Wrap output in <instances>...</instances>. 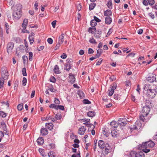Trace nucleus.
Wrapping results in <instances>:
<instances>
[{
	"label": "nucleus",
	"instance_id": "53",
	"mask_svg": "<svg viewBox=\"0 0 157 157\" xmlns=\"http://www.w3.org/2000/svg\"><path fill=\"white\" fill-rule=\"evenodd\" d=\"M39 151L41 155L45 154V153L44 152L43 149L42 148H39Z\"/></svg>",
	"mask_w": 157,
	"mask_h": 157
},
{
	"label": "nucleus",
	"instance_id": "2",
	"mask_svg": "<svg viewBox=\"0 0 157 157\" xmlns=\"http://www.w3.org/2000/svg\"><path fill=\"white\" fill-rule=\"evenodd\" d=\"M22 6L20 4H17L14 6L13 13V19L18 20L19 19L22 15Z\"/></svg>",
	"mask_w": 157,
	"mask_h": 157
},
{
	"label": "nucleus",
	"instance_id": "56",
	"mask_svg": "<svg viewBox=\"0 0 157 157\" xmlns=\"http://www.w3.org/2000/svg\"><path fill=\"white\" fill-rule=\"evenodd\" d=\"M143 3L145 6H147L149 4L147 0H143Z\"/></svg>",
	"mask_w": 157,
	"mask_h": 157
},
{
	"label": "nucleus",
	"instance_id": "4",
	"mask_svg": "<svg viewBox=\"0 0 157 157\" xmlns=\"http://www.w3.org/2000/svg\"><path fill=\"white\" fill-rule=\"evenodd\" d=\"M98 147L101 149H105L103 151L105 155H107L110 152L111 147L109 144L105 143V142L102 140H100L98 142Z\"/></svg>",
	"mask_w": 157,
	"mask_h": 157
},
{
	"label": "nucleus",
	"instance_id": "5",
	"mask_svg": "<svg viewBox=\"0 0 157 157\" xmlns=\"http://www.w3.org/2000/svg\"><path fill=\"white\" fill-rule=\"evenodd\" d=\"M2 78H8V73L6 67H3L2 68Z\"/></svg>",
	"mask_w": 157,
	"mask_h": 157
},
{
	"label": "nucleus",
	"instance_id": "16",
	"mask_svg": "<svg viewBox=\"0 0 157 157\" xmlns=\"http://www.w3.org/2000/svg\"><path fill=\"white\" fill-rule=\"evenodd\" d=\"M37 142L38 145H41L44 143V139L42 137H40L37 140Z\"/></svg>",
	"mask_w": 157,
	"mask_h": 157
},
{
	"label": "nucleus",
	"instance_id": "9",
	"mask_svg": "<svg viewBox=\"0 0 157 157\" xmlns=\"http://www.w3.org/2000/svg\"><path fill=\"white\" fill-rule=\"evenodd\" d=\"M118 122L119 125L121 126H124L127 123V120L125 118H120Z\"/></svg>",
	"mask_w": 157,
	"mask_h": 157
},
{
	"label": "nucleus",
	"instance_id": "39",
	"mask_svg": "<svg viewBox=\"0 0 157 157\" xmlns=\"http://www.w3.org/2000/svg\"><path fill=\"white\" fill-rule=\"evenodd\" d=\"M33 53L31 52H29V59L30 61H32L33 60Z\"/></svg>",
	"mask_w": 157,
	"mask_h": 157
},
{
	"label": "nucleus",
	"instance_id": "36",
	"mask_svg": "<svg viewBox=\"0 0 157 157\" xmlns=\"http://www.w3.org/2000/svg\"><path fill=\"white\" fill-rule=\"evenodd\" d=\"M22 59L24 64H25L26 61L28 60V58L27 56L24 55L22 56Z\"/></svg>",
	"mask_w": 157,
	"mask_h": 157
},
{
	"label": "nucleus",
	"instance_id": "60",
	"mask_svg": "<svg viewBox=\"0 0 157 157\" xmlns=\"http://www.w3.org/2000/svg\"><path fill=\"white\" fill-rule=\"evenodd\" d=\"M38 2H36L35 3L34 6L35 9L36 10H37L38 9Z\"/></svg>",
	"mask_w": 157,
	"mask_h": 157
},
{
	"label": "nucleus",
	"instance_id": "18",
	"mask_svg": "<svg viewBox=\"0 0 157 157\" xmlns=\"http://www.w3.org/2000/svg\"><path fill=\"white\" fill-rule=\"evenodd\" d=\"M41 133L44 135H45L48 134V131L46 128H42L40 130Z\"/></svg>",
	"mask_w": 157,
	"mask_h": 157
},
{
	"label": "nucleus",
	"instance_id": "20",
	"mask_svg": "<svg viewBox=\"0 0 157 157\" xmlns=\"http://www.w3.org/2000/svg\"><path fill=\"white\" fill-rule=\"evenodd\" d=\"M144 89L147 92L148 90L151 89V86L150 84H147L145 85L144 87Z\"/></svg>",
	"mask_w": 157,
	"mask_h": 157
},
{
	"label": "nucleus",
	"instance_id": "35",
	"mask_svg": "<svg viewBox=\"0 0 157 157\" xmlns=\"http://www.w3.org/2000/svg\"><path fill=\"white\" fill-rule=\"evenodd\" d=\"M148 78H156L155 77L156 75L155 74H153L152 73H150L148 74Z\"/></svg>",
	"mask_w": 157,
	"mask_h": 157
},
{
	"label": "nucleus",
	"instance_id": "28",
	"mask_svg": "<svg viewBox=\"0 0 157 157\" xmlns=\"http://www.w3.org/2000/svg\"><path fill=\"white\" fill-rule=\"evenodd\" d=\"M96 6V4L94 3L90 4L89 5V9L90 10H93L95 6Z\"/></svg>",
	"mask_w": 157,
	"mask_h": 157
},
{
	"label": "nucleus",
	"instance_id": "32",
	"mask_svg": "<svg viewBox=\"0 0 157 157\" xmlns=\"http://www.w3.org/2000/svg\"><path fill=\"white\" fill-rule=\"evenodd\" d=\"M56 119L58 120H60L62 118V115L60 113H57L55 115Z\"/></svg>",
	"mask_w": 157,
	"mask_h": 157
},
{
	"label": "nucleus",
	"instance_id": "12",
	"mask_svg": "<svg viewBox=\"0 0 157 157\" xmlns=\"http://www.w3.org/2000/svg\"><path fill=\"white\" fill-rule=\"evenodd\" d=\"M86 130V128L84 126H82L79 128L78 130V133L80 135H83Z\"/></svg>",
	"mask_w": 157,
	"mask_h": 157
},
{
	"label": "nucleus",
	"instance_id": "51",
	"mask_svg": "<svg viewBox=\"0 0 157 157\" xmlns=\"http://www.w3.org/2000/svg\"><path fill=\"white\" fill-rule=\"evenodd\" d=\"M4 136V133L2 131H0V142L1 141L2 138Z\"/></svg>",
	"mask_w": 157,
	"mask_h": 157
},
{
	"label": "nucleus",
	"instance_id": "49",
	"mask_svg": "<svg viewBox=\"0 0 157 157\" xmlns=\"http://www.w3.org/2000/svg\"><path fill=\"white\" fill-rule=\"evenodd\" d=\"M54 102L55 104H59L60 103V101L58 99L56 98H55Z\"/></svg>",
	"mask_w": 157,
	"mask_h": 157
},
{
	"label": "nucleus",
	"instance_id": "44",
	"mask_svg": "<svg viewBox=\"0 0 157 157\" xmlns=\"http://www.w3.org/2000/svg\"><path fill=\"white\" fill-rule=\"evenodd\" d=\"M0 115L2 117H6V113L2 111H0Z\"/></svg>",
	"mask_w": 157,
	"mask_h": 157
},
{
	"label": "nucleus",
	"instance_id": "61",
	"mask_svg": "<svg viewBox=\"0 0 157 157\" xmlns=\"http://www.w3.org/2000/svg\"><path fill=\"white\" fill-rule=\"evenodd\" d=\"M56 22V20H55L52 22V25L53 28H55V27Z\"/></svg>",
	"mask_w": 157,
	"mask_h": 157
},
{
	"label": "nucleus",
	"instance_id": "19",
	"mask_svg": "<svg viewBox=\"0 0 157 157\" xmlns=\"http://www.w3.org/2000/svg\"><path fill=\"white\" fill-rule=\"evenodd\" d=\"M118 124H119L118 123H117L115 121H112L110 124L111 126L113 128L117 127Z\"/></svg>",
	"mask_w": 157,
	"mask_h": 157
},
{
	"label": "nucleus",
	"instance_id": "1",
	"mask_svg": "<svg viewBox=\"0 0 157 157\" xmlns=\"http://www.w3.org/2000/svg\"><path fill=\"white\" fill-rule=\"evenodd\" d=\"M150 108L149 106L145 105L143 107L140 112V118L142 121H146L149 118V113L150 111Z\"/></svg>",
	"mask_w": 157,
	"mask_h": 157
},
{
	"label": "nucleus",
	"instance_id": "8",
	"mask_svg": "<svg viewBox=\"0 0 157 157\" xmlns=\"http://www.w3.org/2000/svg\"><path fill=\"white\" fill-rule=\"evenodd\" d=\"M14 43L13 42L9 43L7 46V52L8 54L10 53L14 47Z\"/></svg>",
	"mask_w": 157,
	"mask_h": 157
},
{
	"label": "nucleus",
	"instance_id": "50",
	"mask_svg": "<svg viewBox=\"0 0 157 157\" xmlns=\"http://www.w3.org/2000/svg\"><path fill=\"white\" fill-rule=\"evenodd\" d=\"M77 10H78V11H80L81 10L82 6L80 3L78 4L77 6Z\"/></svg>",
	"mask_w": 157,
	"mask_h": 157
},
{
	"label": "nucleus",
	"instance_id": "21",
	"mask_svg": "<svg viewBox=\"0 0 157 157\" xmlns=\"http://www.w3.org/2000/svg\"><path fill=\"white\" fill-rule=\"evenodd\" d=\"M87 114L88 117H92L95 115V113L94 111H90L87 113Z\"/></svg>",
	"mask_w": 157,
	"mask_h": 157
},
{
	"label": "nucleus",
	"instance_id": "57",
	"mask_svg": "<svg viewBox=\"0 0 157 157\" xmlns=\"http://www.w3.org/2000/svg\"><path fill=\"white\" fill-rule=\"evenodd\" d=\"M27 79H23L22 84L23 86H25L27 83Z\"/></svg>",
	"mask_w": 157,
	"mask_h": 157
},
{
	"label": "nucleus",
	"instance_id": "11",
	"mask_svg": "<svg viewBox=\"0 0 157 157\" xmlns=\"http://www.w3.org/2000/svg\"><path fill=\"white\" fill-rule=\"evenodd\" d=\"M141 126V124L139 121H136L135 123V125L133 128H131V129H140Z\"/></svg>",
	"mask_w": 157,
	"mask_h": 157
},
{
	"label": "nucleus",
	"instance_id": "42",
	"mask_svg": "<svg viewBox=\"0 0 157 157\" xmlns=\"http://www.w3.org/2000/svg\"><path fill=\"white\" fill-rule=\"evenodd\" d=\"M17 108L18 110H21L23 108V105L22 104H19L17 106Z\"/></svg>",
	"mask_w": 157,
	"mask_h": 157
},
{
	"label": "nucleus",
	"instance_id": "23",
	"mask_svg": "<svg viewBox=\"0 0 157 157\" xmlns=\"http://www.w3.org/2000/svg\"><path fill=\"white\" fill-rule=\"evenodd\" d=\"M58 66L57 65H56L55 66L54 68L53 71L56 74H59L60 73V71L59 70Z\"/></svg>",
	"mask_w": 157,
	"mask_h": 157
},
{
	"label": "nucleus",
	"instance_id": "43",
	"mask_svg": "<svg viewBox=\"0 0 157 157\" xmlns=\"http://www.w3.org/2000/svg\"><path fill=\"white\" fill-rule=\"evenodd\" d=\"M4 79H1L0 80V88H2L3 87V85L4 83Z\"/></svg>",
	"mask_w": 157,
	"mask_h": 157
},
{
	"label": "nucleus",
	"instance_id": "41",
	"mask_svg": "<svg viewBox=\"0 0 157 157\" xmlns=\"http://www.w3.org/2000/svg\"><path fill=\"white\" fill-rule=\"evenodd\" d=\"M81 121L84 122V123L88 124L90 122V119H82Z\"/></svg>",
	"mask_w": 157,
	"mask_h": 157
},
{
	"label": "nucleus",
	"instance_id": "30",
	"mask_svg": "<svg viewBox=\"0 0 157 157\" xmlns=\"http://www.w3.org/2000/svg\"><path fill=\"white\" fill-rule=\"evenodd\" d=\"M102 49H98L97 51V54L96 55L97 57L98 58L101 56L102 52Z\"/></svg>",
	"mask_w": 157,
	"mask_h": 157
},
{
	"label": "nucleus",
	"instance_id": "38",
	"mask_svg": "<svg viewBox=\"0 0 157 157\" xmlns=\"http://www.w3.org/2000/svg\"><path fill=\"white\" fill-rule=\"evenodd\" d=\"M49 107L51 108H54L57 109V105L55 104H52L49 105Z\"/></svg>",
	"mask_w": 157,
	"mask_h": 157
},
{
	"label": "nucleus",
	"instance_id": "59",
	"mask_svg": "<svg viewBox=\"0 0 157 157\" xmlns=\"http://www.w3.org/2000/svg\"><path fill=\"white\" fill-rule=\"evenodd\" d=\"M67 55L65 53H63L62 55L60 57L63 59H65L67 58Z\"/></svg>",
	"mask_w": 157,
	"mask_h": 157
},
{
	"label": "nucleus",
	"instance_id": "17",
	"mask_svg": "<svg viewBox=\"0 0 157 157\" xmlns=\"http://www.w3.org/2000/svg\"><path fill=\"white\" fill-rule=\"evenodd\" d=\"M46 127L49 130H52L53 127V125L52 123H47L45 124Z\"/></svg>",
	"mask_w": 157,
	"mask_h": 157
},
{
	"label": "nucleus",
	"instance_id": "47",
	"mask_svg": "<svg viewBox=\"0 0 157 157\" xmlns=\"http://www.w3.org/2000/svg\"><path fill=\"white\" fill-rule=\"evenodd\" d=\"M30 44H32L34 41V38H29Z\"/></svg>",
	"mask_w": 157,
	"mask_h": 157
},
{
	"label": "nucleus",
	"instance_id": "14",
	"mask_svg": "<svg viewBox=\"0 0 157 157\" xmlns=\"http://www.w3.org/2000/svg\"><path fill=\"white\" fill-rule=\"evenodd\" d=\"M112 21V18L109 17H107L105 18V22L106 24L109 25L111 23Z\"/></svg>",
	"mask_w": 157,
	"mask_h": 157
},
{
	"label": "nucleus",
	"instance_id": "24",
	"mask_svg": "<svg viewBox=\"0 0 157 157\" xmlns=\"http://www.w3.org/2000/svg\"><path fill=\"white\" fill-rule=\"evenodd\" d=\"M78 94L81 98H82L84 97V94L83 92L81 90L78 91Z\"/></svg>",
	"mask_w": 157,
	"mask_h": 157
},
{
	"label": "nucleus",
	"instance_id": "48",
	"mask_svg": "<svg viewBox=\"0 0 157 157\" xmlns=\"http://www.w3.org/2000/svg\"><path fill=\"white\" fill-rule=\"evenodd\" d=\"M113 31L112 29H110L109 31L108 32L107 35L106 36V37H108L109 36V35L112 33Z\"/></svg>",
	"mask_w": 157,
	"mask_h": 157
},
{
	"label": "nucleus",
	"instance_id": "10",
	"mask_svg": "<svg viewBox=\"0 0 157 157\" xmlns=\"http://www.w3.org/2000/svg\"><path fill=\"white\" fill-rule=\"evenodd\" d=\"M111 134L113 137H117L119 135V132L116 129H112Z\"/></svg>",
	"mask_w": 157,
	"mask_h": 157
},
{
	"label": "nucleus",
	"instance_id": "7",
	"mask_svg": "<svg viewBox=\"0 0 157 157\" xmlns=\"http://www.w3.org/2000/svg\"><path fill=\"white\" fill-rule=\"evenodd\" d=\"M155 90L151 89L147 90V94L148 97L150 98H153L154 97L155 95Z\"/></svg>",
	"mask_w": 157,
	"mask_h": 157
},
{
	"label": "nucleus",
	"instance_id": "26",
	"mask_svg": "<svg viewBox=\"0 0 157 157\" xmlns=\"http://www.w3.org/2000/svg\"><path fill=\"white\" fill-rule=\"evenodd\" d=\"M48 90H50L51 92H55V90L53 88V87L52 85H49L48 87Z\"/></svg>",
	"mask_w": 157,
	"mask_h": 157
},
{
	"label": "nucleus",
	"instance_id": "37",
	"mask_svg": "<svg viewBox=\"0 0 157 157\" xmlns=\"http://www.w3.org/2000/svg\"><path fill=\"white\" fill-rule=\"evenodd\" d=\"M25 48V46L23 45H20L18 48V49H19L21 52H22L24 51Z\"/></svg>",
	"mask_w": 157,
	"mask_h": 157
},
{
	"label": "nucleus",
	"instance_id": "64",
	"mask_svg": "<svg viewBox=\"0 0 157 157\" xmlns=\"http://www.w3.org/2000/svg\"><path fill=\"white\" fill-rule=\"evenodd\" d=\"M119 95L118 94H114V98L116 100H117L119 99Z\"/></svg>",
	"mask_w": 157,
	"mask_h": 157
},
{
	"label": "nucleus",
	"instance_id": "34",
	"mask_svg": "<svg viewBox=\"0 0 157 157\" xmlns=\"http://www.w3.org/2000/svg\"><path fill=\"white\" fill-rule=\"evenodd\" d=\"M48 156L49 157H56L55 153L51 151L49 152L48 154Z\"/></svg>",
	"mask_w": 157,
	"mask_h": 157
},
{
	"label": "nucleus",
	"instance_id": "13",
	"mask_svg": "<svg viewBox=\"0 0 157 157\" xmlns=\"http://www.w3.org/2000/svg\"><path fill=\"white\" fill-rule=\"evenodd\" d=\"M64 36V34L63 33H62L61 35L59 36L58 41L59 43L62 44L63 43Z\"/></svg>",
	"mask_w": 157,
	"mask_h": 157
},
{
	"label": "nucleus",
	"instance_id": "3",
	"mask_svg": "<svg viewBox=\"0 0 157 157\" xmlns=\"http://www.w3.org/2000/svg\"><path fill=\"white\" fill-rule=\"evenodd\" d=\"M155 145V143L152 141L145 142L141 145L140 149L146 153L148 152L150 150L149 148L153 147Z\"/></svg>",
	"mask_w": 157,
	"mask_h": 157
},
{
	"label": "nucleus",
	"instance_id": "55",
	"mask_svg": "<svg viewBox=\"0 0 157 157\" xmlns=\"http://www.w3.org/2000/svg\"><path fill=\"white\" fill-rule=\"evenodd\" d=\"M83 103L85 104H89L90 102L87 99H85L83 100Z\"/></svg>",
	"mask_w": 157,
	"mask_h": 157
},
{
	"label": "nucleus",
	"instance_id": "27",
	"mask_svg": "<svg viewBox=\"0 0 157 157\" xmlns=\"http://www.w3.org/2000/svg\"><path fill=\"white\" fill-rule=\"evenodd\" d=\"M71 67V64H69V63H66L65 67V69L67 71H69Z\"/></svg>",
	"mask_w": 157,
	"mask_h": 157
},
{
	"label": "nucleus",
	"instance_id": "52",
	"mask_svg": "<svg viewBox=\"0 0 157 157\" xmlns=\"http://www.w3.org/2000/svg\"><path fill=\"white\" fill-rule=\"evenodd\" d=\"M5 25L6 33H8V30L9 29V25H8V23H5Z\"/></svg>",
	"mask_w": 157,
	"mask_h": 157
},
{
	"label": "nucleus",
	"instance_id": "46",
	"mask_svg": "<svg viewBox=\"0 0 157 157\" xmlns=\"http://www.w3.org/2000/svg\"><path fill=\"white\" fill-rule=\"evenodd\" d=\"M58 109L63 110H64V106L63 105H57V109Z\"/></svg>",
	"mask_w": 157,
	"mask_h": 157
},
{
	"label": "nucleus",
	"instance_id": "33",
	"mask_svg": "<svg viewBox=\"0 0 157 157\" xmlns=\"http://www.w3.org/2000/svg\"><path fill=\"white\" fill-rule=\"evenodd\" d=\"M112 3L111 1H109L107 4V6L110 9H112Z\"/></svg>",
	"mask_w": 157,
	"mask_h": 157
},
{
	"label": "nucleus",
	"instance_id": "22",
	"mask_svg": "<svg viewBox=\"0 0 157 157\" xmlns=\"http://www.w3.org/2000/svg\"><path fill=\"white\" fill-rule=\"evenodd\" d=\"M104 16H111L112 15V12L110 10H108L104 11Z\"/></svg>",
	"mask_w": 157,
	"mask_h": 157
},
{
	"label": "nucleus",
	"instance_id": "25",
	"mask_svg": "<svg viewBox=\"0 0 157 157\" xmlns=\"http://www.w3.org/2000/svg\"><path fill=\"white\" fill-rule=\"evenodd\" d=\"M1 125L3 130L4 131H6L7 128H6V125L4 122H1Z\"/></svg>",
	"mask_w": 157,
	"mask_h": 157
},
{
	"label": "nucleus",
	"instance_id": "6",
	"mask_svg": "<svg viewBox=\"0 0 157 157\" xmlns=\"http://www.w3.org/2000/svg\"><path fill=\"white\" fill-rule=\"evenodd\" d=\"M117 85L116 83H114L111 85V87L109 89L108 91V95L109 96H112L114 93V90L116 89Z\"/></svg>",
	"mask_w": 157,
	"mask_h": 157
},
{
	"label": "nucleus",
	"instance_id": "29",
	"mask_svg": "<svg viewBox=\"0 0 157 157\" xmlns=\"http://www.w3.org/2000/svg\"><path fill=\"white\" fill-rule=\"evenodd\" d=\"M96 31V29L95 28H90L89 29L88 31L89 33H93Z\"/></svg>",
	"mask_w": 157,
	"mask_h": 157
},
{
	"label": "nucleus",
	"instance_id": "31",
	"mask_svg": "<svg viewBox=\"0 0 157 157\" xmlns=\"http://www.w3.org/2000/svg\"><path fill=\"white\" fill-rule=\"evenodd\" d=\"M90 24L91 26L94 27L97 25V22L95 21L92 20L90 21Z\"/></svg>",
	"mask_w": 157,
	"mask_h": 157
},
{
	"label": "nucleus",
	"instance_id": "45",
	"mask_svg": "<svg viewBox=\"0 0 157 157\" xmlns=\"http://www.w3.org/2000/svg\"><path fill=\"white\" fill-rule=\"evenodd\" d=\"M89 42L90 43L92 44H97L94 38H92L91 39H90L89 40Z\"/></svg>",
	"mask_w": 157,
	"mask_h": 157
},
{
	"label": "nucleus",
	"instance_id": "40",
	"mask_svg": "<svg viewBox=\"0 0 157 157\" xmlns=\"http://www.w3.org/2000/svg\"><path fill=\"white\" fill-rule=\"evenodd\" d=\"M149 4L151 6H152L154 4L155 2L154 0H147Z\"/></svg>",
	"mask_w": 157,
	"mask_h": 157
},
{
	"label": "nucleus",
	"instance_id": "58",
	"mask_svg": "<svg viewBox=\"0 0 157 157\" xmlns=\"http://www.w3.org/2000/svg\"><path fill=\"white\" fill-rule=\"evenodd\" d=\"M47 41L50 44H52L53 43V40L51 38H48L47 40Z\"/></svg>",
	"mask_w": 157,
	"mask_h": 157
},
{
	"label": "nucleus",
	"instance_id": "62",
	"mask_svg": "<svg viewBox=\"0 0 157 157\" xmlns=\"http://www.w3.org/2000/svg\"><path fill=\"white\" fill-rule=\"evenodd\" d=\"M94 52L93 50L91 48H89L88 49V53L89 54H92Z\"/></svg>",
	"mask_w": 157,
	"mask_h": 157
},
{
	"label": "nucleus",
	"instance_id": "63",
	"mask_svg": "<svg viewBox=\"0 0 157 157\" xmlns=\"http://www.w3.org/2000/svg\"><path fill=\"white\" fill-rule=\"evenodd\" d=\"M102 61V60L101 59H100L96 63V65H100Z\"/></svg>",
	"mask_w": 157,
	"mask_h": 157
},
{
	"label": "nucleus",
	"instance_id": "54",
	"mask_svg": "<svg viewBox=\"0 0 157 157\" xmlns=\"http://www.w3.org/2000/svg\"><path fill=\"white\" fill-rule=\"evenodd\" d=\"M22 72L23 75L24 76L26 75V69L25 68H23L22 70Z\"/></svg>",
	"mask_w": 157,
	"mask_h": 157
},
{
	"label": "nucleus",
	"instance_id": "15",
	"mask_svg": "<svg viewBox=\"0 0 157 157\" xmlns=\"http://www.w3.org/2000/svg\"><path fill=\"white\" fill-rule=\"evenodd\" d=\"M135 157H144V154L142 151L138 152L136 153Z\"/></svg>",
	"mask_w": 157,
	"mask_h": 157
}]
</instances>
